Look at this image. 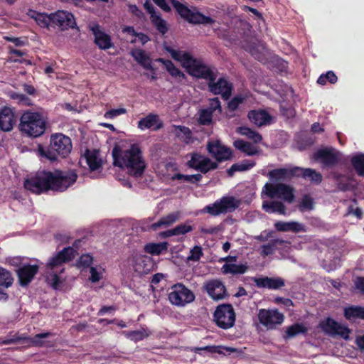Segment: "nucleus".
I'll return each mask as SVG.
<instances>
[{"label":"nucleus","mask_w":364,"mask_h":364,"mask_svg":"<svg viewBox=\"0 0 364 364\" xmlns=\"http://www.w3.org/2000/svg\"><path fill=\"white\" fill-rule=\"evenodd\" d=\"M314 208V201L313 198L309 195L305 194L302 197L301 201L298 205V208L300 211L304 212L306 210H311Z\"/></svg>","instance_id":"8fccbe9b"},{"label":"nucleus","mask_w":364,"mask_h":364,"mask_svg":"<svg viewBox=\"0 0 364 364\" xmlns=\"http://www.w3.org/2000/svg\"><path fill=\"white\" fill-rule=\"evenodd\" d=\"M222 272L224 274H242L247 270V266L246 264H225L222 267Z\"/></svg>","instance_id":"e433bc0d"},{"label":"nucleus","mask_w":364,"mask_h":364,"mask_svg":"<svg viewBox=\"0 0 364 364\" xmlns=\"http://www.w3.org/2000/svg\"><path fill=\"white\" fill-rule=\"evenodd\" d=\"M351 164L359 176L364 177V154H357L351 158Z\"/></svg>","instance_id":"a19ab883"},{"label":"nucleus","mask_w":364,"mask_h":364,"mask_svg":"<svg viewBox=\"0 0 364 364\" xmlns=\"http://www.w3.org/2000/svg\"><path fill=\"white\" fill-rule=\"evenodd\" d=\"M90 280L92 283L98 282L102 279V274L99 272L95 267H91L90 269Z\"/></svg>","instance_id":"774afa93"},{"label":"nucleus","mask_w":364,"mask_h":364,"mask_svg":"<svg viewBox=\"0 0 364 364\" xmlns=\"http://www.w3.org/2000/svg\"><path fill=\"white\" fill-rule=\"evenodd\" d=\"M203 255V249L200 246L196 245L190 250V255L187 259L188 261L198 262Z\"/></svg>","instance_id":"4d7b16f0"},{"label":"nucleus","mask_w":364,"mask_h":364,"mask_svg":"<svg viewBox=\"0 0 364 364\" xmlns=\"http://www.w3.org/2000/svg\"><path fill=\"white\" fill-rule=\"evenodd\" d=\"M172 58L181 63L187 73L198 79L212 80L213 79V69L205 65L200 59L193 58L191 53L186 51H181L171 48H166Z\"/></svg>","instance_id":"20e7f679"},{"label":"nucleus","mask_w":364,"mask_h":364,"mask_svg":"<svg viewBox=\"0 0 364 364\" xmlns=\"http://www.w3.org/2000/svg\"><path fill=\"white\" fill-rule=\"evenodd\" d=\"M314 158L326 167L335 166L340 161L339 152L329 148L319 149L314 153Z\"/></svg>","instance_id":"2eb2a0df"},{"label":"nucleus","mask_w":364,"mask_h":364,"mask_svg":"<svg viewBox=\"0 0 364 364\" xmlns=\"http://www.w3.org/2000/svg\"><path fill=\"white\" fill-rule=\"evenodd\" d=\"M286 242L282 239L271 240L267 244L262 246V255L263 256H269L274 253L278 246H282Z\"/></svg>","instance_id":"c9c22d12"},{"label":"nucleus","mask_w":364,"mask_h":364,"mask_svg":"<svg viewBox=\"0 0 364 364\" xmlns=\"http://www.w3.org/2000/svg\"><path fill=\"white\" fill-rule=\"evenodd\" d=\"M14 278L12 277L11 273L0 267V287L4 288H8L13 284Z\"/></svg>","instance_id":"49530a36"},{"label":"nucleus","mask_w":364,"mask_h":364,"mask_svg":"<svg viewBox=\"0 0 364 364\" xmlns=\"http://www.w3.org/2000/svg\"><path fill=\"white\" fill-rule=\"evenodd\" d=\"M192 230L193 227L191 225L181 223L176 226L174 228L169 230V233L175 235H181L190 232Z\"/></svg>","instance_id":"864d4df0"},{"label":"nucleus","mask_w":364,"mask_h":364,"mask_svg":"<svg viewBox=\"0 0 364 364\" xmlns=\"http://www.w3.org/2000/svg\"><path fill=\"white\" fill-rule=\"evenodd\" d=\"M168 242H162L159 243L149 242L144 245V251L151 255H159L168 250Z\"/></svg>","instance_id":"473e14b6"},{"label":"nucleus","mask_w":364,"mask_h":364,"mask_svg":"<svg viewBox=\"0 0 364 364\" xmlns=\"http://www.w3.org/2000/svg\"><path fill=\"white\" fill-rule=\"evenodd\" d=\"M207 150L218 162L228 161L232 158V149L223 145L220 140L208 141Z\"/></svg>","instance_id":"4468645a"},{"label":"nucleus","mask_w":364,"mask_h":364,"mask_svg":"<svg viewBox=\"0 0 364 364\" xmlns=\"http://www.w3.org/2000/svg\"><path fill=\"white\" fill-rule=\"evenodd\" d=\"M156 29L162 35L167 33L168 28L166 21L159 14H156L150 18Z\"/></svg>","instance_id":"37998d69"},{"label":"nucleus","mask_w":364,"mask_h":364,"mask_svg":"<svg viewBox=\"0 0 364 364\" xmlns=\"http://www.w3.org/2000/svg\"><path fill=\"white\" fill-rule=\"evenodd\" d=\"M204 350L211 353H218L220 355H230L232 353L237 352V348L223 346H206L204 348Z\"/></svg>","instance_id":"c03bdc74"},{"label":"nucleus","mask_w":364,"mask_h":364,"mask_svg":"<svg viewBox=\"0 0 364 364\" xmlns=\"http://www.w3.org/2000/svg\"><path fill=\"white\" fill-rule=\"evenodd\" d=\"M85 156L87 164L91 171L98 170L102 166L101 160L98 159L95 151L87 150Z\"/></svg>","instance_id":"4c0bfd02"},{"label":"nucleus","mask_w":364,"mask_h":364,"mask_svg":"<svg viewBox=\"0 0 364 364\" xmlns=\"http://www.w3.org/2000/svg\"><path fill=\"white\" fill-rule=\"evenodd\" d=\"M299 166L290 168H279L269 171L267 176L272 182H278L275 184L267 183L263 187L262 191L269 198H279L284 202L291 204L295 201V190L290 185L281 182H288L294 178H298Z\"/></svg>","instance_id":"f03ea898"},{"label":"nucleus","mask_w":364,"mask_h":364,"mask_svg":"<svg viewBox=\"0 0 364 364\" xmlns=\"http://www.w3.org/2000/svg\"><path fill=\"white\" fill-rule=\"evenodd\" d=\"M19 129L29 136L38 137L46 129V121L41 113L26 111L21 116Z\"/></svg>","instance_id":"423d86ee"},{"label":"nucleus","mask_w":364,"mask_h":364,"mask_svg":"<svg viewBox=\"0 0 364 364\" xmlns=\"http://www.w3.org/2000/svg\"><path fill=\"white\" fill-rule=\"evenodd\" d=\"M170 2L180 16L187 21L189 15L191 14V10L187 6L177 0H170Z\"/></svg>","instance_id":"a18cd8bd"},{"label":"nucleus","mask_w":364,"mask_h":364,"mask_svg":"<svg viewBox=\"0 0 364 364\" xmlns=\"http://www.w3.org/2000/svg\"><path fill=\"white\" fill-rule=\"evenodd\" d=\"M129 336L134 341H142L148 336V334L144 331H133L129 333Z\"/></svg>","instance_id":"052dcab7"},{"label":"nucleus","mask_w":364,"mask_h":364,"mask_svg":"<svg viewBox=\"0 0 364 364\" xmlns=\"http://www.w3.org/2000/svg\"><path fill=\"white\" fill-rule=\"evenodd\" d=\"M298 178L309 180L311 183L318 185L321 183L323 176L321 173L311 168H302L299 166Z\"/></svg>","instance_id":"5701e85b"},{"label":"nucleus","mask_w":364,"mask_h":364,"mask_svg":"<svg viewBox=\"0 0 364 364\" xmlns=\"http://www.w3.org/2000/svg\"><path fill=\"white\" fill-rule=\"evenodd\" d=\"M258 320L260 324L267 330H273L278 325H281L284 320V316L278 309H261L257 314Z\"/></svg>","instance_id":"9b49d317"},{"label":"nucleus","mask_w":364,"mask_h":364,"mask_svg":"<svg viewBox=\"0 0 364 364\" xmlns=\"http://www.w3.org/2000/svg\"><path fill=\"white\" fill-rule=\"evenodd\" d=\"M127 113L124 108L112 109L105 113V117L107 119H113L119 115Z\"/></svg>","instance_id":"bf43d9fd"},{"label":"nucleus","mask_w":364,"mask_h":364,"mask_svg":"<svg viewBox=\"0 0 364 364\" xmlns=\"http://www.w3.org/2000/svg\"><path fill=\"white\" fill-rule=\"evenodd\" d=\"M39 266L37 264H23L16 270L18 283L21 287H27L38 272Z\"/></svg>","instance_id":"a211bd4d"},{"label":"nucleus","mask_w":364,"mask_h":364,"mask_svg":"<svg viewBox=\"0 0 364 364\" xmlns=\"http://www.w3.org/2000/svg\"><path fill=\"white\" fill-rule=\"evenodd\" d=\"M132 55L134 60L144 68L151 71H154V69L151 65V61L144 50L139 49L135 51H132Z\"/></svg>","instance_id":"cd10ccee"},{"label":"nucleus","mask_w":364,"mask_h":364,"mask_svg":"<svg viewBox=\"0 0 364 364\" xmlns=\"http://www.w3.org/2000/svg\"><path fill=\"white\" fill-rule=\"evenodd\" d=\"M255 165V162H251L248 160H244L241 163H236L232 164L230 168L227 170V173L228 176H232L235 172L249 170Z\"/></svg>","instance_id":"58836bf2"},{"label":"nucleus","mask_w":364,"mask_h":364,"mask_svg":"<svg viewBox=\"0 0 364 364\" xmlns=\"http://www.w3.org/2000/svg\"><path fill=\"white\" fill-rule=\"evenodd\" d=\"M203 213H207L212 216H218L223 213L220 200H218L214 203L205 206L202 210Z\"/></svg>","instance_id":"de8ad7c7"},{"label":"nucleus","mask_w":364,"mask_h":364,"mask_svg":"<svg viewBox=\"0 0 364 364\" xmlns=\"http://www.w3.org/2000/svg\"><path fill=\"white\" fill-rule=\"evenodd\" d=\"M52 272L53 274H51L50 284L54 289H58L62 283V281L60 280L58 275L59 271H55Z\"/></svg>","instance_id":"0e129e2a"},{"label":"nucleus","mask_w":364,"mask_h":364,"mask_svg":"<svg viewBox=\"0 0 364 364\" xmlns=\"http://www.w3.org/2000/svg\"><path fill=\"white\" fill-rule=\"evenodd\" d=\"M205 156L198 153L194 152L191 154V159L188 161L187 166L189 168H191L193 169H196L198 166H199V164L201 163V160L203 159Z\"/></svg>","instance_id":"6e6d98bb"},{"label":"nucleus","mask_w":364,"mask_h":364,"mask_svg":"<svg viewBox=\"0 0 364 364\" xmlns=\"http://www.w3.org/2000/svg\"><path fill=\"white\" fill-rule=\"evenodd\" d=\"M249 120L257 127H262L270 124L271 115L264 109L250 110L247 114Z\"/></svg>","instance_id":"412c9836"},{"label":"nucleus","mask_w":364,"mask_h":364,"mask_svg":"<svg viewBox=\"0 0 364 364\" xmlns=\"http://www.w3.org/2000/svg\"><path fill=\"white\" fill-rule=\"evenodd\" d=\"M235 312L230 304H223L217 306L213 314V321L222 329L232 328L235 322Z\"/></svg>","instance_id":"6e6552de"},{"label":"nucleus","mask_w":364,"mask_h":364,"mask_svg":"<svg viewBox=\"0 0 364 364\" xmlns=\"http://www.w3.org/2000/svg\"><path fill=\"white\" fill-rule=\"evenodd\" d=\"M174 127H175V130L176 132L179 131L180 133L183 134L186 139H190L191 138L192 133H191V129L188 127H185V126H181V125L174 126ZM176 135L178 136H179V133L177 132Z\"/></svg>","instance_id":"69168bd1"},{"label":"nucleus","mask_w":364,"mask_h":364,"mask_svg":"<svg viewBox=\"0 0 364 364\" xmlns=\"http://www.w3.org/2000/svg\"><path fill=\"white\" fill-rule=\"evenodd\" d=\"M159 62H161L167 72L173 77H179V78H182V79H184L186 78V75H184V73L181 70H179L178 68H176L174 64L172 63V61H171L170 60H164L163 58H159L158 60Z\"/></svg>","instance_id":"ea45409f"},{"label":"nucleus","mask_w":364,"mask_h":364,"mask_svg":"<svg viewBox=\"0 0 364 364\" xmlns=\"http://www.w3.org/2000/svg\"><path fill=\"white\" fill-rule=\"evenodd\" d=\"M252 280L258 288L279 289L285 285L284 280L281 277H253Z\"/></svg>","instance_id":"aec40b11"},{"label":"nucleus","mask_w":364,"mask_h":364,"mask_svg":"<svg viewBox=\"0 0 364 364\" xmlns=\"http://www.w3.org/2000/svg\"><path fill=\"white\" fill-rule=\"evenodd\" d=\"M308 328L303 323H296L287 328L283 338L287 340L299 334H306Z\"/></svg>","instance_id":"c756f323"},{"label":"nucleus","mask_w":364,"mask_h":364,"mask_svg":"<svg viewBox=\"0 0 364 364\" xmlns=\"http://www.w3.org/2000/svg\"><path fill=\"white\" fill-rule=\"evenodd\" d=\"M202 178H203V176L200 173L193 174V175H184V174L178 173L174 174L171 177V179L173 181L184 180L187 182L195 183L200 181L202 180Z\"/></svg>","instance_id":"09e8293b"},{"label":"nucleus","mask_w":364,"mask_h":364,"mask_svg":"<svg viewBox=\"0 0 364 364\" xmlns=\"http://www.w3.org/2000/svg\"><path fill=\"white\" fill-rule=\"evenodd\" d=\"M217 72L213 73V79L208 80V90L214 95H221L225 100H228L232 95L233 90L232 83L225 77H220L215 81Z\"/></svg>","instance_id":"ddd939ff"},{"label":"nucleus","mask_w":364,"mask_h":364,"mask_svg":"<svg viewBox=\"0 0 364 364\" xmlns=\"http://www.w3.org/2000/svg\"><path fill=\"white\" fill-rule=\"evenodd\" d=\"M262 208L268 213H278L283 215L287 214L285 205L279 200L264 201L262 203Z\"/></svg>","instance_id":"a878e982"},{"label":"nucleus","mask_w":364,"mask_h":364,"mask_svg":"<svg viewBox=\"0 0 364 364\" xmlns=\"http://www.w3.org/2000/svg\"><path fill=\"white\" fill-rule=\"evenodd\" d=\"M159 121L157 114L150 113L145 117L141 118L138 122L137 126L141 130L153 128V130L157 131L163 127V123L161 122L158 123Z\"/></svg>","instance_id":"4be33fe9"},{"label":"nucleus","mask_w":364,"mask_h":364,"mask_svg":"<svg viewBox=\"0 0 364 364\" xmlns=\"http://www.w3.org/2000/svg\"><path fill=\"white\" fill-rule=\"evenodd\" d=\"M343 178L344 177H343V176H339L338 178V179H337L338 188L342 191H346L350 190L352 188L351 183L349 182L348 179H346V181H343Z\"/></svg>","instance_id":"680f3d73"},{"label":"nucleus","mask_w":364,"mask_h":364,"mask_svg":"<svg viewBox=\"0 0 364 364\" xmlns=\"http://www.w3.org/2000/svg\"><path fill=\"white\" fill-rule=\"evenodd\" d=\"M77 178V174L74 170L43 171L36 176L27 179L24 186L27 190L37 194L48 191L63 192L73 185Z\"/></svg>","instance_id":"f257e3e1"},{"label":"nucleus","mask_w":364,"mask_h":364,"mask_svg":"<svg viewBox=\"0 0 364 364\" xmlns=\"http://www.w3.org/2000/svg\"><path fill=\"white\" fill-rule=\"evenodd\" d=\"M93 257L90 254L82 255L77 261L76 265L78 268H87L91 266Z\"/></svg>","instance_id":"5fc2aeb1"},{"label":"nucleus","mask_w":364,"mask_h":364,"mask_svg":"<svg viewBox=\"0 0 364 364\" xmlns=\"http://www.w3.org/2000/svg\"><path fill=\"white\" fill-rule=\"evenodd\" d=\"M207 109L211 110L212 113H213L216 110H218L219 112H221L222 109L219 98L214 97L213 99H210L209 102V107Z\"/></svg>","instance_id":"e2e57ef3"},{"label":"nucleus","mask_w":364,"mask_h":364,"mask_svg":"<svg viewBox=\"0 0 364 364\" xmlns=\"http://www.w3.org/2000/svg\"><path fill=\"white\" fill-rule=\"evenodd\" d=\"M168 298L171 304L183 307L192 303L196 296L194 293L183 283H176L171 286Z\"/></svg>","instance_id":"0eeeda50"},{"label":"nucleus","mask_w":364,"mask_h":364,"mask_svg":"<svg viewBox=\"0 0 364 364\" xmlns=\"http://www.w3.org/2000/svg\"><path fill=\"white\" fill-rule=\"evenodd\" d=\"M213 113L208 109H202L199 114L198 122L201 125H209L212 122Z\"/></svg>","instance_id":"603ef678"},{"label":"nucleus","mask_w":364,"mask_h":364,"mask_svg":"<svg viewBox=\"0 0 364 364\" xmlns=\"http://www.w3.org/2000/svg\"><path fill=\"white\" fill-rule=\"evenodd\" d=\"M220 200L222 204L223 213L235 211L241 204L240 200L237 199L233 196H223L220 199Z\"/></svg>","instance_id":"c85d7f7f"},{"label":"nucleus","mask_w":364,"mask_h":364,"mask_svg":"<svg viewBox=\"0 0 364 364\" xmlns=\"http://www.w3.org/2000/svg\"><path fill=\"white\" fill-rule=\"evenodd\" d=\"M52 335L53 333L50 332H44L36 334L32 337H21V341L24 340L28 341L32 346L43 347L46 346V341L43 339Z\"/></svg>","instance_id":"72a5a7b5"},{"label":"nucleus","mask_w":364,"mask_h":364,"mask_svg":"<svg viewBox=\"0 0 364 364\" xmlns=\"http://www.w3.org/2000/svg\"><path fill=\"white\" fill-rule=\"evenodd\" d=\"M245 100V97L242 95L235 96L228 104L229 110L234 112L237 109L239 105L243 103Z\"/></svg>","instance_id":"13d9d810"},{"label":"nucleus","mask_w":364,"mask_h":364,"mask_svg":"<svg viewBox=\"0 0 364 364\" xmlns=\"http://www.w3.org/2000/svg\"><path fill=\"white\" fill-rule=\"evenodd\" d=\"M16 116L13 109L6 106L0 109L1 130L10 132L16 123Z\"/></svg>","instance_id":"6ab92c4d"},{"label":"nucleus","mask_w":364,"mask_h":364,"mask_svg":"<svg viewBox=\"0 0 364 364\" xmlns=\"http://www.w3.org/2000/svg\"><path fill=\"white\" fill-rule=\"evenodd\" d=\"M323 331L331 336H339L346 341L349 340L351 330L343 324H341L331 317L326 318L319 323Z\"/></svg>","instance_id":"f8f14e48"},{"label":"nucleus","mask_w":364,"mask_h":364,"mask_svg":"<svg viewBox=\"0 0 364 364\" xmlns=\"http://www.w3.org/2000/svg\"><path fill=\"white\" fill-rule=\"evenodd\" d=\"M75 250L72 247H64L51 257L46 264V269L50 272H63L64 264L71 262L75 257Z\"/></svg>","instance_id":"1a4fd4ad"},{"label":"nucleus","mask_w":364,"mask_h":364,"mask_svg":"<svg viewBox=\"0 0 364 364\" xmlns=\"http://www.w3.org/2000/svg\"><path fill=\"white\" fill-rule=\"evenodd\" d=\"M344 316L346 319L360 318L364 320V307L350 306L344 309Z\"/></svg>","instance_id":"f704fd0d"},{"label":"nucleus","mask_w":364,"mask_h":364,"mask_svg":"<svg viewBox=\"0 0 364 364\" xmlns=\"http://www.w3.org/2000/svg\"><path fill=\"white\" fill-rule=\"evenodd\" d=\"M151 263V258L141 255H136L132 257V264L135 272L139 273H146L149 271V264Z\"/></svg>","instance_id":"b1692460"},{"label":"nucleus","mask_w":364,"mask_h":364,"mask_svg":"<svg viewBox=\"0 0 364 364\" xmlns=\"http://www.w3.org/2000/svg\"><path fill=\"white\" fill-rule=\"evenodd\" d=\"M338 80V77L333 71H328L325 74H321L318 80L317 83L321 85H325L327 82L331 84H335Z\"/></svg>","instance_id":"3c124183"},{"label":"nucleus","mask_w":364,"mask_h":364,"mask_svg":"<svg viewBox=\"0 0 364 364\" xmlns=\"http://www.w3.org/2000/svg\"><path fill=\"white\" fill-rule=\"evenodd\" d=\"M113 164L120 168L126 167L135 177L141 176L146 168L142 158V152L138 144H132L130 148L124 151L116 145L112 151Z\"/></svg>","instance_id":"7ed1b4c3"},{"label":"nucleus","mask_w":364,"mask_h":364,"mask_svg":"<svg viewBox=\"0 0 364 364\" xmlns=\"http://www.w3.org/2000/svg\"><path fill=\"white\" fill-rule=\"evenodd\" d=\"M274 228L277 231L280 232L292 231L294 232H299L304 230V225L295 221H278L274 224Z\"/></svg>","instance_id":"bb28decb"},{"label":"nucleus","mask_w":364,"mask_h":364,"mask_svg":"<svg viewBox=\"0 0 364 364\" xmlns=\"http://www.w3.org/2000/svg\"><path fill=\"white\" fill-rule=\"evenodd\" d=\"M204 289L208 296L215 301L222 300L228 295L224 284L219 279L207 282L204 285Z\"/></svg>","instance_id":"f3484780"},{"label":"nucleus","mask_w":364,"mask_h":364,"mask_svg":"<svg viewBox=\"0 0 364 364\" xmlns=\"http://www.w3.org/2000/svg\"><path fill=\"white\" fill-rule=\"evenodd\" d=\"M209 161L210 159L208 157L205 156L204 159L201 160V163L199 164V166H198L195 170L200 171L202 173H208Z\"/></svg>","instance_id":"338daca9"},{"label":"nucleus","mask_w":364,"mask_h":364,"mask_svg":"<svg viewBox=\"0 0 364 364\" xmlns=\"http://www.w3.org/2000/svg\"><path fill=\"white\" fill-rule=\"evenodd\" d=\"M237 132L242 136H247L256 144L259 143L262 140V135L259 132L247 127H238Z\"/></svg>","instance_id":"79ce46f5"},{"label":"nucleus","mask_w":364,"mask_h":364,"mask_svg":"<svg viewBox=\"0 0 364 364\" xmlns=\"http://www.w3.org/2000/svg\"><path fill=\"white\" fill-rule=\"evenodd\" d=\"M28 16L34 19L36 23L41 28H48L50 26L51 27L52 13L47 14L31 9L28 11Z\"/></svg>","instance_id":"393cba45"},{"label":"nucleus","mask_w":364,"mask_h":364,"mask_svg":"<svg viewBox=\"0 0 364 364\" xmlns=\"http://www.w3.org/2000/svg\"><path fill=\"white\" fill-rule=\"evenodd\" d=\"M94 36L95 44L101 50H108L114 46L111 36L106 33L98 24L90 27Z\"/></svg>","instance_id":"dca6fc26"},{"label":"nucleus","mask_w":364,"mask_h":364,"mask_svg":"<svg viewBox=\"0 0 364 364\" xmlns=\"http://www.w3.org/2000/svg\"><path fill=\"white\" fill-rule=\"evenodd\" d=\"M51 27L60 31L77 28L74 15L65 10H58L52 13Z\"/></svg>","instance_id":"9d476101"},{"label":"nucleus","mask_w":364,"mask_h":364,"mask_svg":"<svg viewBox=\"0 0 364 364\" xmlns=\"http://www.w3.org/2000/svg\"><path fill=\"white\" fill-rule=\"evenodd\" d=\"M187 21L192 24L208 25L215 23V20L210 16L203 15L199 11L193 12L191 11Z\"/></svg>","instance_id":"7c9ffc66"},{"label":"nucleus","mask_w":364,"mask_h":364,"mask_svg":"<svg viewBox=\"0 0 364 364\" xmlns=\"http://www.w3.org/2000/svg\"><path fill=\"white\" fill-rule=\"evenodd\" d=\"M72 148L70 138L63 134L57 133L51 135L50 145L48 147L40 146L38 151L41 156L54 161L58 159V156L62 158L68 156Z\"/></svg>","instance_id":"39448f33"},{"label":"nucleus","mask_w":364,"mask_h":364,"mask_svg":"<svg viewBox=\"0 0 364 364\" xmlns=\"http://www.w3.org/2000/svg\"><path fill=\"white\" fill-rule=\"evenodd\" d=\"M179 218V213L175 212L161 218L158 222L151 224V228L156 231L161 227H167L175 223Z\"/></svg>","instance_id":"2f4dec72"}]
</instances>
